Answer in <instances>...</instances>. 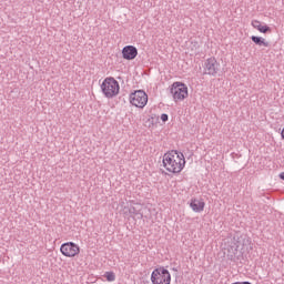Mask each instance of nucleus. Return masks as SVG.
<instances>
[{
    "label": "nucleus",
    "instance_id": "15",
    "mask_svg": "<svg viewBox=\"0 0 284 284\" xmlns=\"http://www.w3.org/2000/svg\"><path fill=\"white\" fill-rule=\"evenodd\" d=\"M280 179L284 181V172L280 173Z\"/></svg>",
    "mask_w": 284,
    "mask_h": 284
},
{
    "label": "nucleus",
    "instance_id": "13",
    "mask_svg": "<svg viewBox=\"0 0 284 284\" xmlns=\"http://www.w3.org/2000/svg\"><path fill=\"white\" fill-rule=\"evenodd\" d=\"M168 119H169L168 114L164 113L161 115V121H163V123H165Z\"/></svg>",
    "mask_w": 284,
    "mask_h": 284
},
{
    "label": "nucleus",
    "instance_id": "7",
    "mask_svg": "<svg viewBox=\"0 0 284 284\" xmlns=\"http://www.w3.org/2000/svg\"><path fill=\"white\" fill-rule=\"evenodd\" d=\"M203 68L204 74H207L209 77H216L221 70V63L216 58L211 57L205 60Z\"/></svg>",
    "mask_w": 284,
    "mask_h": 284
},
{
    "label": "nucleus",
    "instance_id": "12",
    "mask_svg": "<svg viewBox=\"0 0 284 284\" xmlns=\"http://www.w3.org/2000/svg\"><path fill=\"white\" fill-rule=\"evenodd\" d=\"M104 278H106L109 283H114V281H116V275L114 274V272H105Z\"/></svg>",
    "mask_w": 284,
    "mask_h": 284
},
{
    "label": "nucleus",
    "instance_id": "14",
    "mask_svg": "<svg viewBox=\"0 0 284 284\" xmlns=\"http://www.w3.org/2000/svg\"><path fill=\"white\" fill-rule=\"evenodd\" d=\"M242 243H243V245H250V240L244 239V240H242Z\"/></svg>",
    "mask_w": 284,
    "mask_h": 284
},
{
    "label": "nucleus",
    "instance_id": "8",
    "mask_svg": "<svg viewBox=\"0 0 284 284\" xmlns=\"http://www.w3.org/2000/svg\"><path fill=\"white\" fill-rule=\"evenodd\" d=\"M139 55V50L134 45H125L122 49V58L125 61H134V58Z\"/></svg>",
    "mask_w": 284,
    "mask_h": 284
},
{
    "label": "nucleus",
    "instance_id": "9",
    "mask_svg": "<svg viewBox=\"0 0 284 284\" xmlns=\"http://www.w3.org/2000/svg\"><path fill=\"white\" fill-rule=\"evenodd\" d=\"M251 26L254 30L261 32V34H270L272 32V28L261 20H252Z\"/></svg>",
    "mask_w": 284,
    "mask_h": 284
},
{
    "label": "nucleus",
    "instance_id": "5",
    "mask_svg": "<svg viewBox=\"0 0 284 284\" xmlns=\"http://www.w3.org/2000/svg\"><path fill=\"white\" fill-rule=\"evenodd\" d=\"M148 93L143 90H136L129 95L131 105H133V108H139L140 110H143V108L148 105Z\"/></svg>",
    "mask_w": 284,
    "mask_h": 284
},
{
    "label": "nucleus",
    "instance_id": "1",
    "mask_svg": "<svg viewBox=\"0 0 284 284\" xmlns=\"http://www.w3.org/2000/svg\"><path fill=\"white\" fill-rule=\"evenodd\" d=\"M185 154L178 150H171L162 156V169L163 172L169 176H179L186 165Z\"/></svg>",
    "mask_w": 284,
    "mask_h": 284
},
{
    "label": "nucleus",
    "instance_id": "2",
    "mask_svg": "<svg viewBox=\"0 0 284 284\" xmlns=\"http://www.w3.org/2000/svg\"><path fill=\"white\" fill-rule=\"evenodd\" d=\"M171 97L174 101V103H181L190 97V90L187 89V85L183 82H173L170 88Z\"/></svg>",
    "mask_w": 284,
    "mask_h": 284
},
{
    "label": "nucleus",
    "instance_id": "6",
    "mask_svg": "<svg viewBox=\"0 0 284 284\" xmlns=\"http://www.w3.org/2000/svg\"><path fill=\"white\" fill-rule=\"evenodd\" d=\"M60 252L65 258H74L81 254V246L74 242H67L61 244Z\"/></svg>",
    "mask_w": 284,
    "mask_h": 284
},
{
    "label": "nucleus",
    "instance_id": "3",
    "mask_svg": "<svg viewBox=\"0 0 284 284\" xmlns=\"http://www.w3.org/2000/svg\"><path fill=\"white\" fill-rule=\"evenodd\" d=\"M152 284H172V274L163 266H160L151 273Z\"/></svg>",
    "mask_w": 284,
    "mask_h": 284
},
{
    "label": "nucleus",
    "instance_id": "10",
    "mask_svg": "<svg viewBox=\"0 0 284 284\" xmlns=\"http://www.w3.org/2000/svg\"><path fill=\"white\" fill-rule=\"evenodd\" d=\"M190 207L193 212L199 214L205 210V201H203V199L193 197L190 201Z\"/></svg>",
    "mask_w": 284,
    "mask_h": 284
},
{
    "label": "nucleus",
    "instance_id": "4",
    "mask_svg": "<svg viewBox=\"0 0 284 284\" xmlns=\"http://www.w3.org/2000/svg\"><path fill=\"white\" fill-rule=\"evenodd\" d=\"M101 90L106 99H112V97H116V94H119V90H121V88L114 78H106L101 84Z\"/></svg>",
    "mask_w": 284,
    "mask_h": 284
},
{
    "label": "nucleus",
    "instance_id": "11",
    "mask_svg": "<svg viewBox=\"0 0 284 284\" xmlns=\"http://www.w3.org/2000/svg\"><path fill=\"white\" fill-rule=\"evenodd\" d=\"M251 41H253L255 45H258L260 48H270V42L263 37L252 36Z\"/></svg>",
    "mask_w": 284,
    "mask_h": 284
}]
</instances>
